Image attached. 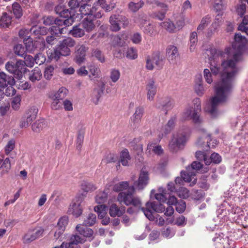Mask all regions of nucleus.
Returning a JSON list of instances; mask_svg holds the SVG:
<instances>
[{"label":"nucleus","instance_id":"nucleus-1","mask_svg":"<svg viewBox=\"0 0 248 248\" xmlns=\"http://www.w3.org/2000/svg\"><path fill=\"white\" fill-rule=\"evenodd\" d=\"M220 55L221 63L215 59H209L210 69L214 75L219 74L221 81L215 86V96L211 99V104L206 111L212 117H215L217 114V108L219 104L226 103L231 93L233 83L240 71L237 64L241 62V55L233 54V57L225 55Z\"/></svg>","mask_w":248,"mask_h":248},{"label":"nucleus","instance_id":"nucleus-2","mask_svg":"<svg viewBox=\"0 0 248 248\" xmlns=\"http://www.w3.org/2000/svg\"><path fill=\"white\" fill-rule=\"evenodd\" d=\"M149 180L148 172L142 169L138 180L134 182V186H130L127 191L120 192L118 194L117 200L120 204L132 206L127 208V213L133 214L140 210L142 211V208H145L142 207V202L140 197L134 196L133 194L135 191V187L139 190L143 189L148 184Z\"/></svg>","mask_w":248,"mask_h":248},{"label":"nucleus","instance_id":"nucleus-3","mask_svg":"<svg viewBox=\"0 0 248 248\" xmlns=\"http://www.w3.org/2000/svg\"><path fill=\"white\" fill-rule=\"evenodd\" d=\"M234 41L232 43V46L227 47L224 49V52H219L221 56L229 55L233 57V54L238 53L241 55V62L243 61V51L245 46L244 43L246 41V38L240 33H236L234 35Z\"/></svg>","mask_w":248,"mask_h":248},{"label":"nucleus","instance_id":"nucleus-4","mask_svg":"<svg viewBox=\"0 0 248 248\" xmlns=\"http://www.w3.org/2000/svg\"><path fill=\"white\" fill-rule=\"evenodd\" d=\"M5 68L9 73L13 74L17 80L21 79L23 74L28 70L24 65V61L20 60L17 61L16 63L12 61L8 62L5 64Z\"/></svg>","mask_w":248,"mask_h":248},{"label":"nucleus","instance_id":"nucleus-5","mask_svg":"<svg viewBox=\"0 0 248 248\" xmlns=\"http://www.w3.org/2000/svg\"><path fill=\"white\" fill-rule=\"evenodd\" d=\"M75 45V40L71 37H67L60 41L54 50L55 57L69 56L71 52L70 48L73 47Z\"/></svg>","mask_w":248,"mask_h":248},{"label":"nucleus","instance_id":"nucleus-6","mask_svg":"<svg viewBox=\"0 0 248 248\" xmlns=\"http://www.w3.org/2000/svg\"><path fill=\"white\" fill-rule=\"evenodd\" d=\"M110 29L114 32H117L121 30L120 24L124 28L127 27L129 23L128 19L124 16L114 14L109 17Z\"/></svg>","mask_w":248,"mask_h":248},{"label":"nucleus","instance_id":"nucleus-7","mask_svg":"<svg viewBox=\"0 0 248 248\" xmlns=\"http://www.w3.org/2000/svg\"><path fill=\"white\" fill-rule=\"evenodd\" d=\"M165 210V207L161 203L156 202H147L146 203V207L142 208V212L150 220H154L155 217L153 215V211L157 213H162Z\"/></svg>","mask_w":248,"mask_h":248},{"label":"nucleus","instance_id":"nucleus-8","mask_svg":"<svg viewBox=\"0 0 248 248\" xmlns=\"http://www.w3.org/2000/svg\"><path fill=\"white\" fill-rule=\"evenodd\" d=\"M194 108L187 109L186 114L190 116L193 122L196 124H200L202 122V119L198 113L201 111V103L199 98H196L193 99Z\"/></svg>","mask_w":248,"mask_h":248},{"label":"nucleus","instance_id":"nucleus-9","mask_svg":"<svg viewBox=\"0 0 248 248\" xmlns=\"http://www.w3.org/2000/svg\"><path fill=\"white\" fill-rule=\"evenodd\" d=\"M186 143V137L184 135H178L170 141L169 146L170 150L172 152H176L182 148Z\"/></svg>","mask_w":248,"mask_h":248},{"label":"nucleus","instance_id":"nucleus-10","mask_svg":"<svg viewBox=\"0 0 248 248\" xmlns=\"http://www.w3.org/2000/svg\"><path fill=\"white\" fill-rule=\"evenodd\" d=\"M67 224L68 219L66 217H62L59 219L57 225L53 229L54 240L56 241L61 238V236L65 231V226Z\"/></svg>","mask_w":248,"mask_h":248},{"label":"nucleus","instance_id":"nucleus-11","mask_svg":"<svg viewBox=\"0 0 248 248\" xmlns=\"http://www.w3.org/2000/svg\"><path fill=\"white\" fill-rule=\"evenodd\" d=\"M81 202L82 199L79 197L77 198L75 200L73 201L69 206L68 210V213L76 217H79L82 213Z\"/></svg>","mask_w":248,"mask_h":248},{"label":"nucleus","instance_id":"nucleus-12","mask_svg":"<svg viewBox=\"0 0 248 248\" xmlns=\"http://www.w3.org/2000/svg\"><path fill=\"white\" fill-rule=\"evenodd\" d=\"M166 56L168 60L170 63H175L179 58V53L177 48L173 45L168 46L166 49Z\"/></svg>","mask_w":248,"mask_h":248},{"label":"nucleus","instance_id":"nucleus-13","mask_svg":"<svg viewBox=\"0 0 248 248\" xmlns=\"http://www.w3.org/2000/svg\"><path fill=\"white\" fill-rule=\"evenodd\" d=\"M88 50V47L84 45L80 46L77 48L75 52V61L78 64H81L85 60L86 53Z\"/></svg>","mask_w":248,"mask_h":248},{"label":"nucleus","instance_id":"nucleus-14","mask_svg":"<svg viewBox=\"0 0 248 248\" xmlns=\"http://www.w3.org/2000/svg\"><path fill=\"white\" fill-rule=\"evenodd\" d=\"M146 90L148 99L150 101L153 100L157 92V87L154 79H151L149 80L146 86Z\"/></svg>","mask_w":248,"mask_h":248},{"label":"nucleus","instance_id":"nucleus-15","mask_svg":"<svg viewBox=\"0 0 248 248\" xmlns=\"http://www.w3.org/2000/svg\"><path fill=\"white\" fill-rule=\"evenodd\" d=\"M174 105V101L170 97H166L162 99L160 103L158 108L165 112L167 114L168 111L171 109Z\"/></svg>","mask_w":248,"mask_h":248},{"label":"nucleus","instance_id":"nucleus-16","mask_svg":"<svg viewBox=\"0 0 248 248\" xmlns=\"http://www.w3.org/2000/svg\"><path fill=\"white\" fill-rule=\"evenodd\" d=\"M125 212V207L122 206L119 207L116 204L112 203L109 209V214L111 217H120Z\"/></svg>","mask_w":248,"mask_h":248},{"label":"nucleus","instance_id":"nucleus-17","mask_svg":"<svg viewBox=\"0 0 248 248\" xmlns=\"http://www.w3.org/2000/svg\"><path fill=\"white\" fill-rule=\"evenodd\" d=\"M154 4L156 6L162 8V11L159 12H155L152 14V16L153 18L162 20L165 17L166 11H167V5L163 3H161L158 1H155Z\"/></svg>","mask_w":248,"mask_h":248},{"label":"nucleus","instance_id":"nucleus-18","mask_svg":"<svg viewBox=\"0 0 248 248\" xmlns=\"http://www.w3.org/2000/svg\"><path fill=\"white\" fill-rule=\"evenodd\" d=\"M105 88V84L102 82L101 84L98 86V87L95 88L93 92V99L95 105L98 104L99 99L104 93Z\"/></svg>","mask_w":248,"mask_h":248},{"label":"nucleus","instance_id":"nucleus-19","mask_svg":"<svg viewBox=\"0 0 248 248\" xmlns=\"http://www.w3.org/2000/svg\"><path fill=\"white\" fill-rule=\"evenodd\" d=\"M96 11V8L90 4H84L81 5L79 11L82 16H88L87 17H92V15Z\"/></svg>","mask_w":248,"mask_h":248},{"label":"nucleus","instance_id":"nucleus-20","mask_svg":"<svg viewBox=\"0 0 248 248\" xmlns=\"http://www.w3.org/2000/svg\"><path fill=\"white\" fill-rule=\"evenodd\" d=\"M30 32L32 35L40 38L41 36L46 35L48 32V30L46 27L35 26L30 29Z\"/></svg>","mask_w":248,"mask_h":248},{"label":"nucleus","instance_id":"nucleus-21","mask_svg":"<svg viewBox=\"0 0 248 248\" xmlns=\"http://www.w3.org/2000/svg\"><path fill=\"white\" fill-rule=\"evenodd\" d=\"M88 226L83 225H78L76 229L79 233L86 237H90L93 234V232L91 228H88Z\"/></svg>","mask_w":248,"mask_h":248},{"label":"nucleus","instance_id":"nucleus-22","mask_svg":"<svg viewBox=\"0 0 248 248\" xmlns=\"http://www.w3.org/2000/svg\"><path fill=\"white\" fill-rule=\"evenodd\" d=\"M144 113V108L141 106L136 108L135 112L133 115V122L135 126L138 125Z\"/></svg>","mask_w":248,"mask_h":248},{"label":"nucleus","instance_id":"nucleus-23","mask_svg":"<svg viewBox=\"0 0 248 248\" xmlns=\"http://www.w3.org/2000/svg\"><path fill=\"white\" fill-rule=\"evenodd\" d=\"M92 17L85 18L81 22L82 27L87 31L90 32L95 28V25Z\"/></svg>","mask_w":248,"mask_h":248},{"label":"nucleus","instance_id":"nucleus-24","mask_svg":"<svg viewBox=\"0 0 248 248\" xmlns=\"http://www.w3.org/2000/svg\"><path fill=\"white\" fill-rule=\"evenodd\" d=\"M46 126V121L41 119L36 121L31 125L32 131L36 133H39Z\"/></svg>","mask_w":248,"mask_h":248},{"label":"nucleus","instance_id":"nucleus-25","mask_svg":"<svg viewBox=\"0 0 248 248\" xmlns=\"http://www.w3.org/2000/svg\"><path fill=\"white\" fill-rule=\"evenodd\" d=\"M42 77L41 71L38 67H35L31 71L29 75V79L34 82L36 81L40 80Z\"/></svg>","mask_w":248,"mask_h":248},{"label":"nucleus","instance_id":"nucleus-26","mask_svg":"<svg viewBox=\"0 0 248 248\" xmlns=\"http://www.w3.org/2000/svg\"><path fill=\"white\" fill-rule=\"evenodd\" d=\"M0 81L2 82L6 87L8 84L13 85L15 83L14 78L13 77L9 76L3 72H0Z\"/></svg>","mask_w":248,"mask_h":248},{"label":"nucleus","instance_id":"nucleus-27","mask_svg":"<svg viewBox=\"0 0 248 248\" xmlns=\"http://www.w3.org/2000/svg\"><path fill=\"white\" fill-rule=\"evenodd\" d=\"M55 11L57 14L63 18H66L68 16H70V12H71L68 9H66L64 5L61 4L55 7Z\"/></svg>","mask_w":248,"mask_h":248},{"label":"nucleus","instance_id":"nucleus-28","mask_svg":"<svg viewBox=\"0 0 248 248\" xmlns=\"http://www.w3.org/2000/svg\"><path fill=\"white\" fill-rule=\"evenodd\" d=\"M211 21V17L210 15H208L204 16L201 19L200 24L197 27V32L199 33L202 32L204 29L207 26L208 24Z\"/></svg>","mask_w":248,"mask_h":248},{"label":"nucleus","instance_id":"nucleus-29","mask_svg":"<svg viewBox=\"0 0 248 248\" xmlns=\"http://www.w3.org/2000/svg\"><path fill=\"white\" fill-rule=\"evenodd\" d=\"M123 52H124L123 55H125L128 59L135 60L138 57L137 50L133 47L127 48V50H125L124 48Z\"/></svg>","mask_w":248,"mask_h":248},{"label":"nucleus","instance_id":"nucleus-30","mask_svg":"<svg viewBox=\"0 0 248 248\" xmlns=\"http://www.w3.org/2000/svg\"><path fill=\"white\" fill-rule=\"evenodd\" d=\"M160 26L170 33L174 32L177 31L176 27L174 24L170 19L161 23Z\"/></svg>","mask_w":248,"mask_h":248},{"label":"nucleus","instance_id":"nucleus-31","mask_svg":"<svg viewBox=\"0 0 248 248\" xmlns=\"http://www.w3.org/2000/svg\"><path fill=\"white\" fill-rule=\"evenodd\" d=\"M131 159L129 152L127 149L123 150L120 154V162L122 165L126 166L128 165V161Z\"/></svg>","mask_w":248,"mask_h":248},{"label":"nucleus","instance_id":"nucleus-32","mask_svg":"<svg viewBox=\"0 0 248 248\" xmlns=\"http://www.w3.org/2000/svg\"><path fill=\"white\" fill-rule=\"evenodd\" d=\"M12 22V17L6 13H3L0 19V26L3 28H8Z\"/></svg>","mask_w":248,"mask_h":248},{"label":"nucleus","instance_id":"nucleus-33","mask_svg":"<svg viewBox=\"0 0 248 248\" xmlns=\"http://www.w3.org/2000/svg\"><path fill=\"white\" fill-rule=\"evenodd\" d=\"M144 4V2L142 0H140L137 3L134 2L133 1H130L128 4V10L132 12V13H136L138 11H139V9H140L141 8H142Z\"/></svg>","mask_w":248,"mask_h":248},{"label":"nucleus","instance_id":"nucleus-34","mask_svg":"<svg viewBox=\"0 0 248 248\" xmlns=\"http://www.w3.org/2000/svg\"><path fill=\"white\" fill-rule=\"evenodd\" d=\"M12 11L17 19H19L23 16V10L20 4L16 2H15L12 5Z\"/></svg>","mask_w":248,"mask_h":248},{"label":"nucleus","instance_id":"nucleus-35","mask_svg":"<svg viewBox=\"0 0 248 248\" xmlns=\"http://www.w3.org/2000/svg\"><path fill=\"white\" fill-rule=\"evenodd\" d=\"M37 113L38 109L35 107H31L29 109L25 118L28 120V122L31 123L33 120L36 119Z\"/></svg>","mask_w":248,"mask_h":248},{"label":"nucleus","instance_id":"nucleus-36","mask_svg":"<svg viewBox=\"0 0 248 248\" xmlns=\"http://www.w3.org/2000/svg\"><path fill=\"white\" fill-rule=\"evenodd\" d=\"M195 176L196 175L194 172H192L190 170L187 171L186 169V171H182L181 172V176L183 178L184 181L186 182H190L193 179H194V181H195L196 180V179L194 178Z\"/></svg>","mask_w":248,"mask_h":248},{"label":"nucleus","instance_id":"nucleus-37","mask_svg":"<svg viewBox=\"0 0 248 248\" xmlns=\"http://www.w3.org/2000/svg\"><path fill=\"white\" fill-rule=\"evenodd\" d=\"M107 206L105 204H101L94 207V210L98 214V217L103 218L107 214Z\"/></svg>","mask_w":248,"mask_h":248},{"label":"nucleus","instance_id":"nucleus-38","mask_svg":"<svg viewBox=\"0 0 248 248\" xmlns=\"http://www.w3.org/2000/svg\"><path fill=\"white\" fill-rule=\"evenodd\" d=\"M68 93V90L66 88L62 87L52 96L51 98H55L60 100H63L66 96Z\"/></svg>","mask_w":248,"mask_h":248},{"label":"nucleus","instance_id":"nucleus-39","mask_svg":"<svg viewBox=\"0 0 248 248\" xmlns=\"http://www.w3.org/2000/svg\"><path fill=\"white\" fill-rule=\"evenodd\" d=\"M130 187L128 182L123 181L114 185L113 186V190L116 192H122L123 190L126 189L127 188H129Z\"/></svg>","mask_w":248,"mask_h":248},{"label":"nucleus","instance_id":"nucleus-40","mask_svg":"<svg viewBox=\"0 0 248 248\" xmlns=\"http://www.w3.org/2000/svg\"><path fill=\"white\" fill-rule=\"evenodd\" d=\"M176 119V116H173L168 121L167 124L165 126L164 132L166 134L170 132L174 128Z\"/></svg>","mask_w":248,"mask_h":248},{"label":"nucleus","instance_id":"nucleus-41","mask_svg":"<svg viewBox=\"0 0 248 248\" xmlns=\"http://www.w3.org/2000/svg\"><path fill=\"white\" fill-rule=\"evenodd\" d=\"M66 31L65 27H61L55 25L50 28V31L52 34L56 36L66 33Z\"/></svg>","mask_w":248,"mask_h":248},{"label":"nucleus","instance_id":"nucleus-42","mask_svg":"<svg viewBox=\"0 0 248 248\" xmlns=\"http://www.w3.org/2000/svg\"><path fill=\"white\" fill-rule=\"evenodd\" d=\"M70 33L75 37H81L85 34L84 30L79 28V26H74L72 30H70Z\"/></svg>","mask_w":248,"mask_h":248},{"label":"nucleus","instance_id":"nucleus-43","mask_svg":"<svg viewBox=\"0 0 248 248\" xmlns=\"http://www.w3.org/2000/svg\"><path fill=\"white\" fill-rule=\"evenodd\" d=\"M81 188L85 192H91L96 189L95 186L91 182L83 181L81 184Z\"/></svg>","mask_w":248,"mask_h":248},{"label":"nucleus","instance_id":"nucleus-44","mask_svg":"<svg viewBox=\"0 0 248 248\" xmlns=\"http://www.w3.org/2000/svg\"><path fill=\"white\" fill-rule=\"evenodd\" d=\"M108 194L105 191L99 192L95 197V201L100 205L104 204V203L107 201Z\"/></svg>","mask_w":248,"mask_h":248},{"label":"nucleus","instance_id":"nucleus-45","mask_svg":"<svg viewBox=\"0 0 248 248\" xmlns=\"http://www.w3.org/2000/svg\"><path fill=\"white\" fill-rule=\"evenodd\" d=\"M203 165L200 162L194 161L193 162L190 166H188L186 167L187 171H191L194 172L196 175L198 170H200L202 168Z\"/></svg>","mask_w":248,"mask_h":248},{"label":"nucleus","instance_id":"nucleus-46","mask_svg":"<svg viewBox=\"0 0 248 248\" xmlns=\"http://www.w3.org/2000/svg\"><path fill=\"white\" fill-rule=\"evenodd\" d=\"M194 90L198 96H202L203 95L205 90L201 78L199 79V81L196 83L194 87Z\"/></svg>","mask_w":248,"mask_h":248},{"label":"nucleus","instance_id":"nucleus-47","mask_svg":"<svg viewBox=\"0 0 248 248\" xmlns=\"http://www.w3.org/2000/svg\"><path fill=\"white\" fill-rule=\"evenodd\" d=\"M159 193H157L155 195V198L160 203L165 202L167 199L166 194V190L162 187H160L159 189Z\"/></svg>","mask_w":248,"mask_h":248},{"label":"nucleus","instance_id":"nucleus-48","mask_svg":"<svg viewBox=\"0 0 248 248\" xmlns=\"http://www.w3.org/2000/svg\"><path fill=\"white\" fill-rule=\"evenodd\" d=\"M143 31L145 34L150 36H153L156 34L155 27L151 23H149L147 25H146Z\"/></svg>","mask_w":248,"mask_h":248},{"label":"nucleus","instance_id":"nucleus-49","mask_svg":"<svg viewBox=\"0 0 248 248\" xmlns=\"http://www.w3.org/2000/svg\"><path fill=\"white\" fill-rule=\"evenodd\" d=\"M54 70V68L52 65H48L46 66L45 68L44 72V78L48 80H50L53 77Z\"/></svg>","mask_w":248,"mask_h":248},{"label":"nucleus","instance_id":"nucleus-50","mask_svg":"<svg viewBox=\"0 0 248 248\" xmlns=\"http://www.w3.org/2000/svg\"><path fill=\"white\" fill-rule=\"evenodd\" d=\"M26 49L21 44H17L14 47V53L21 57H23L26 52Z\"/></svg>","mask_w":248,"mask_h":248},{"label":"nucleus","instance_id":"nucleus-51","mask_svg":"<svg viewBox=\"0 0 248 248\" xmlns=\"http://www.w3.org/2000/svg\"><path fill=\"white\" fill-rule=\"evenodd\" d=\"M96 222V215L93 213L89 214L87 218L84 220L83 224L85 226H91L94 224Z\"/></svg>","mask_w":248,"mask_h":248},{"label":"nucleus","instance_id":"nucleus-52","mask_svg":"<svg viewBox=\"0 0 248 248\" xmlns=\"http://www.w3.org/2000/svg\"><path fill=\"white\" fill-rule=\"evenodd\" d=\"M92 55L102 63L105 62V58L102 52L98 49L93 50Z\"/></svg>","mask_w":248,"mask_h":248},{"label":"nucleus","instance_id":"nucleus-53","mask_svg":"<svg viewBox=\"0 0 248 248\" xmlns=\"http://www.w3.org/2000/svg\"><path fill=\"white\" fill-rule=\"evenodd\" d=\"M153 61L155 65L161 68L163 66V58L160 56L159 52H156L153 56Z\"/></svg>","mask_w":248,"mask_h":248},{"label":"nucleus","instance_id":"nucleus-54","mask_svg":"<svg viewBox=\"0 0 248 248\" xmlns=\"http://www.w3.org/2000/svg\"><path fill=\"white\" fill-rule=\"evenodd\" d=\"M120 78V72L119 70L116 69H113L110 72V78L111 81L116 83Z\"/></svg>","mask_w":248,"mask_h":248},{"label":"nucleus","instance_id":"nucleus-55","mask_svg":"<svg viewBox=\"0 0 248 248\" xmlns=\"http://www.w3.org/2000/svg\"><path fill=\"white\" fill-rule=\"evenodd\" d=\"M177 193L181 199H186L189 196V191L185 187H181L177 191Z\"/></svg>","mask_w":248,"mask_h":248},{"label":"nucleus","instance_id":"nucleus-56","mask_svg":"<svg viewBox=\"0 0 248 248\" xmlns=\"http://www.w3.org/2000/svg\"><path fill=\"white\" fill-rule=\"evenodd\" d=\"M21 102V97L20 95H16L13 98L11 103L12 108L15 110L19 109Z\"/></svg>","mask_w":248,"mask_h":248},{"label":"nucleus","instance_id":"nucleus-57","mask_svg":"<svg viewBox=\"0 0 248 248\" xmlns=\"http://www.w3.org/2000/svg\"><path fill=\"white\" fill-rule=\"evenodd\" d=\"M25 61L24 62V65H25L29 67H31L34 65L35 62L34 57L33 58L32 56L30 55H25L24 56Z\"/></svg>","mask_w":248,"mask_h":248},{"label":"nucleus","instance_id":"nucleus-58","mask_svg":"<svg viewBox=\"0 0 248 248\" xmlns=\"http://www.w3.org/2000/svg\"><path fill=\"white\" fill-rule=\"evenodd\" d=\"M15 147V140L14 139L9 140L6 145L4 150L5 154L8 155Z\"/></svg>","mask_w":248,"mask_h":248},{"label":"nucleus","instance_id":"nucleus-59","mask_svg":"<svg viewBox=\"0 0 248 248\" xmlns=\"http://www.w3.org/2000/svg\"><path fill=\"white\" fill-rule=\"evenodd\" d=\"M246 11V5L245 3L239 2L237 4L236 7V12L237 14L240 16L242 17Z\"/></svg>","mask_w":248,"mask_h":248},{"label":"nucleus","instance_id":"nucleus-60","mask_svg":"<svg viewBox=\"0 0 248 248\" xmlns=\"http://www.w3.org/2000/svg\"><path fill=\"white\" fill-rule=\"evenodd\" d=\"M84 133L79 131L78 133L77 139V149L78 151H80L81 149L82 144L84 140Z\"/></svg>","mask_w":248,"mask_h":248},{"label":"nucleus","instance_id":"nucleus-61","mask_svg":"<svg viewBox=\"0 0 248 248\" xmlns=\"http://www.w3.org/2000/svg\"><path fill=\"white\" fill-rule=\"evenodd\" d=\"M154 144H148L147 146L148 149H151L152 147H153V151L154 153L157 155H161L163 153V150L160 145L154 146Z\"/></svg>","mask_w":248,"mask_h":248},{"label":"nucleus","instance_id":"nucleus-62","mask_svg":"<svg viewBox=\"0 0 248 248\" xmlns=\"http://www.w3.org/2000/svg\"><path fill=\"white\" fill-rule=\"evenodd\" d=\"M197 42V34L195 31L192 32L190 36V50L191 51L194 49L195 44Z\"/></svg>","mask_w":248,"mask_h":248},{"label":"nucleus","instance_id":"nucleus-63","mask_svg":"<svg viewBox=\"0 0 248 248\" xmlns=\"http://www.w3.org/2000/svg\"><path fill=\"white\" fill-rule=\"evenodd\" d=\"M52 102L51 104V108L54 110H58L62 108V104L60 100L55 98H52Z\"/></svg>","mask_w":248,"mask_h":248},{"label":"nucleus","instance_id":"nucleus-64","mask_svg":"<svg viewBox=\"0 0 248 248\" xmlns=\"http://www.w3.org/2000/svg\"><path fill=\"white\" fill-rule=\"evenodd\" d=\"M34 59L35 62L40 65L45 62L46 58L43 54L39 53L35 55Z\"/></svg>","mask_w":248,"mask_h":248}]
</instances>
